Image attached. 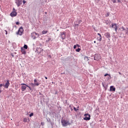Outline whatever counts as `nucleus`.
Wrapping results in <instances>:
<instances>
[{
  "mask_svg": "<svg viewBox=\"0 0 128 128\" xmlns=\"http://www.w3.org/2000/svg\"><path fill=\"white\" fill-rule=\"evenodd\" d=\"M62 126H70V124L68 120H62Z\"/></svg>",
  "mask_w": 128,
  "mask_h": 128,
  "instance_id": "1",
  "label": "nucleus"
},
{
  "mask_svg": "<svg viewBox=\"0 0 128 128\" xmlns=\"http://www.w3.org/2000/svg\"><path fill=\"white\" fill-rule=\"evenodd\" d=\"M24 34V28L21 26L19 28L18 32H16V34H19V36H22Z\"/></svg>",
  "mask_w": 128,
  "mask_h": 128,
  "instance_id": "2",
  "label": "nucleus"
},
{
  "mask_svg": "<svg viewBox=\"0 0 128 128\" xmlns=\"http://www.w3.org/2000/svg\"><path fill=\"white\" fill-rule=\"evenodd\" d=\"M15 3L18 8L22 4V0H15Z\"/></svg>",
  "mask_w": 128,
  "mask_h": 128,
  "instance_id": "3",
  "label": "nucleus"
},
{
  "mask_svg": "<svg viewBox=\"0 0 128 128\" xmlns=\"http://www.w3.org/2000/svg\"><path fill=\"white\" fill-rule=\"evenodd\" d=\"M16 9H14V8H13V12H11V14H10V16H12V18H14V16H16Z\"/></svg>",
  "mask_w": 128,
  "mask_h": 128,
  "instance_id": "4",
  "label": "nucleus"
},
{
  "mask_svg": "<svg viewBox=\"0 0 128 128\" xmlns=\"http://www.w3.org/2000/svg\"><path fill=\"white\" fill-rule=\"evenodd\" d=\"M6 83L5 84H2V86H4V88H8V86H10V80H6Z\"/></svg>",
  "mask_w": 128,
  "mask_h": 128,
  "instance_id": "5",
  "label": "nucleus"
},
{
  "mask_svg": "<svg viewBox=\"0 0 128 128\" xmlns=\"http://www.w3.org/2000/svg\"><path fill=\"white\" fill-rule=\"evenodd\" d=\"M104 36H106V38H108V40H110V38H111V35H110V32H106L104 34Z\"/></svg>",
  "mask_w": 128,
  "mask_h": 128,
  "instance_id": "6",
  "label": "nucleus"
},
{
  "mask_svg": "<svg viewBox=\"0 0 128 128\" xmlns=\"http://www.w3.org/2000/svg\"><path fill=\"white\" fill-rule=\"evenodd\" d=\"M85 118H84V120H90V115L88 114H84Z\"/></svg>",
  "mask_w": 128,
  "mask_h": 128,
  "instance_id": "7",
  "label": "nucleus"
},
{
  "mask_svg": "<svg viewBox=\"0 0 128 128\" xmlns=\"http://www.w3.org/2000/svg\"><path fill=\"white\" fill-rule=\"evenodd\" d=\"M120 30L121 32H124L126 34H128V28H126V29L124 28V27L122 26L120 28Z\"/></svg>",
  "mask_w": 128,
  "mask_h": 128,
  "instance_id": "8",
  "label": "nucleus"
},
{
  "mask_svg": "<svg viewBox=\"0 0 128 128\" xmlns=\"http://www.w3.org/2000/svg\"><path fill=\"white\" fill-rule=\"evenodd\" d=\"M22 86V92H24L26 90V87H28V85L24 84H21Z\"/></svg>",
  "mask_w": 128,
  "mask_h": 128,
  "instance_id": "9",
  "label": "nucleus"
},
{
  "mask_svg": "<svg viewBox=\"0 0 128 128\" xmlns=\"http://www.w3.org/2000/svg\"><path fill=\"white\" fill-rule=\"evenodd\" d=\"M42 48H37L36 50V52H37L38 54H42V52H43Z\"/></svg>",
  "mask_w": 128,
  "mask_h": 128,
  "instance_id": "10",
  "label": "nucleus"
},
{
  "mask_svg": "<svg viewBox=\"0 0 128 128\" xmlns=\"http://www.w3.org/2000/svg\"><path fill=\"white\" fill-rule=\"evenodd\" d=\"M112 28H114L116 32L118 30V26H116V24H112Z\"/></svg>",
  "mask_w": 128,
  "mask_h": 128,
  "instance_id": "11",
  "label": "nucleus"
},
{
  "mask_svg": "<svg viewBox=\"0 0 128 128\" xmlns=\"http://www.w3.org/2000/svg\"><path fill=\"white\" fill-rule=\"evenodd\" d=\"M60 36L62 40H65L66 39V32H62Z\"/></svg>",
  "mask_w": 128,
  "mask_h": 128,
  "instance_id": "12",
  "label": "nucleus"
},
{
  "mask_svg": "<svg viewBox=\"0 0 128 128\" xmlns=\"http://www.w3.org/2000/svg\"><path fill=\"white\" fill-rule=\"evenodd\" d=\"M100 58V56L98 54H96L94 57V60H98Z\"/></svg>",
  "mask_w": 128,
  "mask_h": 128,
  "instance_id": "13",
  "label": "nucleus"
},
{
  "mask_svg": "<svg viewBox=\"0 0 128 128\" xmlns=\"http://www.w3.org/2000/svg\"><path fill=\"white\" fill-rule=\"evenodd\" d=\"M98 35L99 36L97 38L98 40H99L100 42H102V35L100 33H98Z\"/></svg>",
  "mask_w": 128,
  "mask_h": 128,
  "instance_id": "14",
  "label": "nucleus"
},
{
  "mask_svg": "<svg viewBox=\"0 0 128 128\" xmlns=\"http://www.w3.org/2000/svg\"><path fill=\"white\" fill-rule=\"evenodd\" d=\"M21 52H22V54H26V50H24V48H21Z\"/></svg>",
  "mask_w": 128,
  "mask_h": 128,
  "instance_id": "15",
  "label": "nucleus"
},
{
  "mask_svg": "<svg viewBox=\"0 0 128 128\" xmlns=\"http://www.w3.org/2000/svg\"><path fill=\"white\" fill-rule=\"evenodd\" d=\"M34 86H40V84L38 82V80L36 79L34 80Z\"/></svg>",
  "mask_w": 128,
  "mask_h": 128,
  "instance_id": "16",
  "label": "nucleus"
},
{
  "mask_svg": "<svg viewBox=\"0 0 128 128\" xmlns=\"http://www.w3.org/2000/svg\"><path fill=\"white\" fill-rule=\"evenodd\" d=\"M29 121H30V118H24V120H23L24 122H29Z\"/></svg>",
  "mask_w": 128,
  "mask_h": 128,
  "instance_id": "17",
  "label": "nucleus"
},
{
  "mask_svg": "<svg viewBox=\"0 0 128 128\" xmlns=\"http://www.w3.org/2000/svg\"><path fill=\"white\" fill-rule=\"evenodd\" d=\"M110 90H112V92H116V88H114V86H110Z\"/></svg>",
  "mask_w": 128,
  "mask_h": 128,
  "instance_id": "18",
  "label": "nucleus"
},
{
  "mask_svg": "<svg viewBox=\"0 0 128 128\" xmlns=\"http://www.w3.org/2000/svg\"><path fill=\"white\" fill-rule=\"evenodd\" d=\"M48 30H42V34H48Z\"/></svg>",
  "mask_w": 128,
  "mask_h": 128,
  "instance_id": "19",
  "label": "nucleus"
},
{
  "mask_svg": "<svg viewBox=\"0 0 128 128\" xmlns=\"http://www.w3.org/2000/svg\"><path fill=\"white\" fill-rule=\"evenodd\" d=\"M32 34H34V36H37V38H38V36H40V34L34 32L32 33Z\"/></svg>",
  "mask_w": 128,
  "mask_h": 128,
  "instance_id": "20",
  "label": "nucleus"
},
{
  "mask_svg": "<svg viewBox=\"0 0 128 128\" xmlns=\"http://www.w3.org/2000/svg\"><path fill=\"white\" fill-rule=\"evenodd\" d=\"M109 76V78H108V80H110V78H112V77H111V76H110V74H106L104 75V76Z\"/></svg>",
  "mask_w": 128,
  "mask_h": 128,
  "instance_id": "21",
  "label": "nucleus"
},
{
  "mask_svg": "<svg viewBox=\"0 0 128 128\" xmlns=\"http://www.w3.org/2000/svg\"><path fill=\"white\" fill-rule=\"evenodd\" d=\"M2 84H0V94H2Z\"/></svg>",
  "mask_w": 128,
  "mask_h": 128,
  "instance_id": "22",
  "label": "nucleus"
},
{
  "mask_svg": "<svg viewBox=\"0 0 128 128\" xmlns=\"http://www.w3.org/2000/svg\"><path fill=\"white\" fill-rule=\"evenodd\" d=\"M24 48H25L26 50H28V46L26 44L24 45Z\"/></svg>",
  "mask_w": 128,
  "mask_h": 128,
  "instance_id": "23",
  "label": "nucleus"
},
{
  "mask_svg": "<svg viewBox=\"0 0 128 128\" xmlns=\"http://www.w3.org/2000/svg\"><path fill=\"white\" fill-rule=\"evenodd\" d=\"M76 52H80V48H78V49L76 50Z\"/></svg>",
  "mask_w": 128,
  "mask_h": 128,
  "instance_id": "24",
  "label": "nucleus"
},
{
  "mask_svg": "<svg viewBox=\"0 0 128 128\" xmlns=\"http://www.w3.org/2000/svg\"><path fill=\"white\" fill-rule=\"evenodd\" d=\"M34 116V113H31V114H30V118H32V116Z\"/></svg>",
  "mask_w": 128,
  "mask_h": 128,
  "instance_id": "25",
  "label": "nucleus"
},
{
  "mask_svg": "<svg viewBox=\"0 0 128 128\" xmlns=\"http://www.w3.org/2000/svg\"><path fill=\"white\" fill-rule=\"evenodd\" d=\"M30 85L32 86H36V85H34V83H31Z\"/></svg>",
  "mask_w": 128,
  "mask_h": 128,
  "instance_id": "26",
  "label": "nucleus"
},
{
  "mask_svg": "<svg viewBox=\"0 0 128 128\" xmlns=\"http://www.w3.org/2000/svg\"><path fill=\"white\" fill-rule=\"evenodd\" d=\"M23 4H26V0H22Z\"/></svg>",
  "mask_w": 128,
  "mask_h": 128,
  "instance_id": "27",
  "label": "nucleus"
},
{
  "mask_svg": "<svg viewBox=\"0 0 128 128\" xmlns=\"http://www.w3.org/2000/svg\"><path fill=\"white\" fill-rule=\"evenodd\" d=\"M108 16H110V12H108L106 14V16L108 17Z\"/></svg>",
  "mask_w": 128,
  "mask_h": 128,
  "instance_id": "28",
  "label": "nucleus"
},
{
  "mask_svg": "<svg viewBox=\"0 0 128 128\" xmlns=\"http://www.w3.org/2000/svg\"><path fill=\"white\" fill-rule=\"evenodd\" d=\"M112 2H114V4H116V0H112Z\"/></svg>",
  "mask_w": 128,
  "mask_h": 128,
  "instance_id": "29",
  "label": "nucleus"
},
{
  "mask_svg": "<svg viewBox=\"0 0 128 128\" xmlns=\"http://www.w3.org/2000/svg\"><path fill=\"white\" fill-rule=\"evenodd\" d=\"M16 24H17L18 26L20 24V22H16Z\"/></svg>",
  "mask_w": 128,
  "mask_h": 128,
  "instance_id": "30",
  "label": "nucleus"
},
{
  "mask_svg": "<svg viewBox=\"0 0 128 128\" xmlns=\"http://www.w3.org/2000/svg\"><path fill=\"white\" fill-rule=\"evenodd\" d=\"M74 49L76 48V45H74Z\"/></svg>",
  "mask_w": 128,
  "mask_h": 128,
  "instance_id": "31",
  "label": "nucleus"
},
{
  "mask_svg": "<svg viewBox=\"0 0 128 128\" xmlns=\"http://www.w3.org/2000/svg\"><path fill=\"white\" fill-rule=\"evenodd\" d=\"M28 88L32 90V88H30L28 86H27Z\"/></svg>",
  "mask_w": 128,
  "mask_h": 128,
  "instance_id": "32",
  "label": "nucleus"
},
{
  "mask_svg": "<svg viewBox=\"0 0 128 128\" xmlns=\"http://www.w3.org/2000/svg\"><path fill=\"white\" fill-rule=\"evenodd\" d=\"M74 110L76 112V108H74Z\"/></svg>",
  "mask_w": 128,
  "mask_h": 128,
  "instance_id": "33",
  "label": "nucleus"
},
{
  "mask_svg": "<svg viewBox=\"0 0 128 128\" xmlns=\"http://www.w3.org/2000/svg\"><path fill=\"white\" fill-rule=\"evenodd\" d=\"M102 86L104 87V83H102Z\"/></svg>",
  "mask_w": 128,
  "mask_h": 128,
  "instance_id": "34",
  "label": "nucleus"
},
{
  "mask_svg": "<svg viewBox=\"0 0 128 128\" xmlns=\"http://www.w3.org/2000/svg\"><path fill=\"white\" fill-rule=\"evenodd\" d=\"M77 46H78V48H80V45L78 44H76Z\"/></svg>",
  "mask_w": 128,
  "mask_h": 128,
  "instance_id": "35",
  "label": "nucleus"
},
{
  "mask_svg": "<svg viewBox=\"0 0 128 128\" xmlns=\"http://www.w3.org/2000/svg\"><path fill=\"white\" fill-rule=\"evenodd\" d=\"M94 44H96V41H94Z\"/></svg>",
  "mask_w": 128,
  "mask_h": 128,
  "instance_id": "36",
  "label": "nucleus"
},
{
  "mask_svg": "<svg viewBox=\"0 0 128 128\" xmlns=\"http://www.w3.org/2000/svg\"><path fill=\"white\" fill-rule=\"evenodd\" d=\"M45 78H46V80H48V77L46 76Z\"/></svg>",
  "mask_w": 128,
  "mask_h": 128,
  "instance_id": "37",
  "label": "nucleus"
},
{
  "mask_svg": "<svg viewBox=\"0 0 128 128\" xmlns=\"http://www.w3.org/2000/svg\"><path fill=\"white\" fill-rule=\"evenodd\" d=\"M119 74H122L120 73V72H118Z\"/></svg>",
  "mask_w": 128,
  "mask_h": 128,
  "instance_id": "38",
  "label": "nucleus"
},
{
  "mask_svg": "<svg viewBox=\"0 0 128 128\" xmlns=\"http://www.w3.org/2000/svg\"><path fill=\"white\" fill-rule=\"evenodd\" d=\"M48 40H50V38H48Z\"/></svg>",
  "mask_w": 128,
  "mask_h": 128,
  "instance_id": "39",
  "label": "nucleus"
},
{
  "mask_svg": "<svg viewBox=\"0 0 128 128\" xmlns=\"http://www.w3.org/2000/svg\"><path fill=\"white\" fill-rule=\"evenodd\" d=\"M118 2H120V0H118Z\"/></svg>",
  "mask_w": 128,
  "mask_h": 128,
  "instance_id": "40",
  "label": "nucleus"
},
{
  "mask_svg": "<svg viewBox=\"0 0 128 128\" xmlns=\"http://www.w3.org/2000/svg\"><path fill=\"white\" fill-rule=\"evenodd\" d=\"M34 38H36V37H35Z\"/></svg>",
  "mask_w": 128,
  "mask_h": 128,
  "instance_id": "41",
  "label": "nucleus"
},
{
  "mask_svg": "<svg viewBox=\"0 0 128 128\" xmlns=\"http://www.w3.org/2000/svg\"><path fill=\"white\" fill-rule=\"evenodd\" d=\"M76 26H78V24H76Z\"/></svg>",
  "mask_w": 128,
  "mask_h": 128,
  "instance_id": "42",
  "label": "nucleus"
},
{
  "mask_svg": "<svg viewBox=\"0 0 128 128\" xmlns=\"http://www.w3.org/2000/svg\"><path fill=\"white\" fill-rule=\"evenodd\" d=\"M6 34H7V33H6Z\"/></svg>",
  "mask_w": 128,
  "mask_h": 128,
  "instance_id": "43",
  "label": "nucleus"
}]
</instances>
